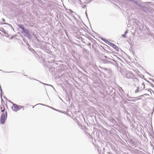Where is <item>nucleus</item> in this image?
Masks as SVG:
<instances>
[{
  "label": "nucleus",
  "instance_id": "39448f33",
  "mask_svg": "<svg viewBox=\"0 0 154 154\" xmlns=\"http://www.w3.org/2000/svg\"><path fill=\"white\" fill-rule=\"evenodd\" d=\"M133 75V74L132 72H129L126 74V76L128 78H130L132 77Z\"/></svg>",
  "mask_w": 154,
  "mask_h": 154
},
{
  "label": "nucleus",
  "instance_id": "0eeeda50",
  "mask_svg": "<svg viewBox=\"0 0 154 154\" xmlns=\"http://www.w3.org/2000/svg\"><path fill=\"white\" fill-rule=\"evenodd\" d=\"M138 91H139V90H138V89L137 88V89L135 91V93H138Z\"/></svg>",
  "mask_w": 154,
  "mask_h": 154
},
{
  "label": "nucleus",
  "instance_id": "6e6552de",
  "mask_svg": "<svg viewBox=\"0 0 154 154\" xmlns=\"http://www.w3.org/2000/svg\"><path fill=\"white\" fill-rule=\"evenodd\" d=\"M139 99H137V100H139Z\"/></svg>",
  "mask_w": 154,
  "mask_h": 154
},
{
  "label": "nucleus",
  "instance_id": "f03ea898",
  "mask_svg": "<svg viewBox=\"0 0 154 154\" xmlns=\"http://www.w3.org/2000/svg\"><path fill=\"white\" fill-rule=\"evenodd\" d=\"M8 102L11 104H13V105L12 106L11 108L12 110L14 111L17 112L18 110L20 109L21 108H22V107L21 106L18 105H17L15 104H14L13 103L9 101H8Z\"/></svg>",
  "mask_w": 154,
  "mask_h": 154
},
{
  "label": "nucleus",
  "instance_id": "423d86ee",
  "mask_svg": "<svg viewBox=\"0 0 154 154\" xmlns=\"http://www.w3.org/2000/svg\"><path fill=\"white\" fill-rule=\"evenodd\" d=\"M141 85H142V87H141V88H142V89H144L145 88V85L144 84V83H142Z\"/></svg>",
  "mask_w": 154,
  "mask_h": 154
},
{
  "label": "nucleus",
  "instance_id": "1a4fd4ad",
  "mask_svg": "<svg viewBox=\"0 0 154 154\" xmlns=\"http://www.w3.org/2000/svg\"><path fill=\"white\" fill-rule=\"evenodd\" d=\"M123 36H125V35H123Z\"/></svg>",
  "mask_w": 154,
  "mask_h": 154
},
{
  "label": "nucleus",
  "instance_id": "20e7f679",
  "mask_svg": "<svg viewBox=\"0 0 154 154\" xmlns=\"http://www.w3.org/2000/svg\"><path fill=\"white\" fill-rule=\"evenodd\" d=\"M106 41L108 42V44L110 46L112 47L113 48H114L116 50L118 51L119 50L118 47L117 46L113 44L110 43L107 40H106Z\"/></svg>",
  "mask_w": 154,
  "mask_h": 154
},
{
  "label": "nucleus",
  "instance_id": "7ed1b4c3",
  "mask_svg": "<svg viewBox=\"0 0 154 154\" xmlns=\"http://www.w3.org/2000/svg\"><path fill=\"white\" fill-rule=\"evenodd\" d=\"M18 27L22 29L23 32H24L26 34H29V32L28 29H26L22 25H18Z\"/></svg>",
  "mask_w": 154,
  "mask_h": 154
},
{
  "label": "nucleus",
  "instance_id": "f257e3e1",
  "mask_svg": "<svg viewBox=\"0 0 154 154\" xmlns=\"http://www.w3.org/2000/svg\"><path fill=\"white\" fill-rule=\"evenodd\" d=\"M0 109L2 112L1 113H2L1 115L0 122L2 124H3L5 122V120L7 118V111L5 110V106L3 105H1Z\"/></svg>",
  "mask_w": 154,
  "mask_h": 154
}]
</instances>
